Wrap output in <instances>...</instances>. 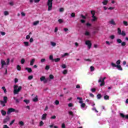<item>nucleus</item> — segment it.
Here are the masks:
<instances>
[{
	"mask_svg": "<svg viewBox=\"0 0 128 128\" xmlns=\"http://www.w3.org/2000/svg\"><path fill=\"white\" fill-rule=\"evenodd\" d=\"M77 100H78V102L80 104V108H82V110H86V109L88 108V106L86 105V103L84 102V100H82V98L78 97Z\"/></svg>",
	"mask_w": 128,
	"mask_h": 128,
	"instance_id": "f257e3e1",
	"label": "nucleus"
},
{
	"mask_svg": "<svg viewBox=\"0 0 128 128\" xmlns=\"http://www.w3.org/2000/svg\"><path fill=\"white\" fill-rule=\"evenodd\" d=\"M18 85H14V94H18V92H20V90H22V86H19L18 88Z\"/></svg>",
	"mask_w": 128,
	"mask_h": 128,
	"instance_id": "f03ea898",
	"label": "nucleus"
},
{
	"mask_svg": "<svg viewBox=\"0 0 128 128\" xmlns=\"http://www.w3.org/2000/svg\"><path fill=\"white\" fill-rule=\"evenodd\" d=\"M52 0H48L47 2V6H48V12H50L52 10Z\"/></svg>",
	"mask_w": 128,
	"mask_h": 128,
	"instance_id": "7ed1b4c3",
	"label": "nucleus"
},
{
	"mask_svg": "<svg viewBox=\"0 0 128 128\" xmlns=\"http://www.w3.org/2000/svg\"><path fill=\"white\" fill-rule=\"evenodd\" d=\"M1 64H2V68L4 66H8L10 64V58H7L6 61H4V60H1Z\"/></svg>",
	"mask_w": 128,
	"mask_h": 128,
	"instance_id": "20e7f679",
	"label": "nucleus"
},
{
	"mask_svg": "<svg viewBox=\"0 0 128 128\" xmlns=\"http://www.w3.org/2000/svg\"><path fill=\"white\" fill-rule=\"evenodd\" d=\"M6 102H8V96H4L3 97V100H0V104L2 106H6Z\"/></svg>",
	"mask_w": 128,
	"mask_h": 128,
	"instance_id": "39448f33",
	"label": "nucleus"
},
{
	"mask_svg": "<svg viewBox=\"0 0 128 128\" xmlns=\"http://www.w3.org/2000/svg\"><path fill=\"white\" fill-rule=\"evenodd\" d=\"M106 77H104L103 78H102V77L100 78L98 80V82H99V84L101 86H104V80H106Z\"/></svg>",
	"mask_w": 128,
	"mask_h": 128,
	"instance_id": "423d86ee",
	"label": "nucleus"
},
{
	"mask_svg": "<svg viewBox=\"0 0 128 128\" xmlns=\"http://www.w3.org/2000/svg\"><path fill=\"white\" fill-rule=\"evenodd\" d=\"M118 34L120 36H126V32H124V30H122H122H120V28H118Z\"/></svg>",
	"mask_w": 128,
	"mask_h": 128,
	"instance_id": "0eeeda50",
	"label": "nucleus"
},
{
	"mask_svg": "<svg viewBox=\"0 0 128 128\" xmlns=\"http://www.w3.org/2000/svg\"><path fill=\"white\" fill-rule=\"evenodd\" d=\"M11 112H18V110H15L14 108H9L7 112L8 114H10Z\"/></svg>",
	"mask_w": 128,
	"mask_h": 128,
	"instance_id": "6e6552de",
	"label": "nucleus"
},
{
	"mask_svg": "<svg viewBox=\"0 0 128 128\" xmlns=\"http://www.w3.org/2000/svg\"><path fill=\"white\" fill-rule=\"evenodd\" d=\"M84 34L86 36H88V38H90V36H92V34H90V32L88 30H86Z\"/></svg>",
	"mask_w": 128,
	"mask_h": 128,
	"instance_id": "1a4fd4ad",
	"label": "nucleus"
},
{
	"mask_svg": "<svg viewBox=\"0 0 128 128\" xmlns=\"http://www.w3.org/2000/svg\"><path fill=\"white\" fill-rule=\"evenodd\" d=\"M86 44L88 46V48L89 50L92 48V42H90V40H86L85 42Z\"/></svg>",
	"mask_w": 128,
	"mask_h": 128,
	"instance_id": "9d476101",
	"label": "nucleus"
},
{
	"mask_svg": "<svg viewBox=\"0 0 128 128\" xmlns=\"http://www.w3.org/2000/svg\"><path fill=\"white\" fill-rule=\"evenodd\" d=\"M40 82H43L44 84H46L48 82V80L46 78V76H42L40 78Z\"/></svg>",
	"mask_w": 128,
	"mask_h": 128,
	"instance_id": "9b49d317",
	"label": "nucleus"
},
{
	"mask_svg": "<svg viewBox=\"0 0 128 128\" xmlns=\"http://www.w3.org/2000/svg\"><path fill=\"white\" fill-rule=\"evenodd\" d=\"M48 116V114H44L42 115L41 119L42 120H46V116Z\"/></svg>",
	"mask_w": 128,
	"mask_h": 128,
	"instance_id": "f8f14e48",
	"label": "nucleus"
},
{
	"mask_svg": "<svg viewBox=\"0 0 128 128\" xmlns=\"http://www.w3.org/2000/svg\"><path fill=\"white\" fill-rule=\"evenodd\" d=\"M10 120V117H8V116L6 117V118H4V120L3 123L4 124H6V122H9Z\"/></svg>",
	"mask_w": 128,
	"mask_h": 128,
	"instance_id": "ddd939ff",
	"label": "nucleus"
},
{
	"mask_svg": "<svg viewBox=\"0 0 128 128\" xmlns=\"http://www.w3.org/2000/svg\"><path fill=\"white\" fill-rule=\"evenodd\" d=\"M92 22H96V20H98V18H96V16H92Z\"/></svg>",
	"mask_w": 128,
	"mask_h": 128,
	"instance_id": "4468645a",
	"label": "nucleus"
},
{
	"mask_svg": "<svg viewBox=\"0 0 128 128\" xmlns=\"http://www.w3.org/2000/svg\"><path fill=\"white\" fill-rule=\"evenodd\" d=\"M120 116L122 118H126L127 120H128V115H124V114L120 113Z\"/></svg>",
	"mask_w": 128,
	"mask_h": 128,
	"instance_id": "2eb2a0df",
	"label": "nucleus"
},
{
	"mask_svg": "<svg viewBox=\"0 0 128 128\" xmlns=\"http://www.w3.org/2000/svg\"><path fill=\"white\" fill-rule=\"evenodd\" d=\"M0 112L3 116H6V112L4 110H1Z\"/></svg>",
	"mask_w": 128,
	"mask_h": 128,
	"instance_id": "dca6fc26",
	"label": "nucleus"
},
{
	"mask_svg": "<svg viewBox=\"0 0 128 128\" xmlns=\"http://www.w3.org/2000/svg\"><path fill=\"white\" fill-rule=\"evenodd\" d=\"M102 4L104 6H106L108 4V0H103Z\"/></svg>",
	"mask_w": 128,
	"mask_h": 128,
	"instance_id": "f3484780",
	"label": "nucleus"
},
{
	"mask_svg": "<svg viewBox=\"0 0 128 128\" xmlns=\"http://www.w3.org/2000/svg\"><path fill=\"white\" fill-rule=\"evenodd\" d=\"M36 62V59L32 58L30 61V66H34V62Z\"/></svg>",
	"mask_w": 128,
	"mask_h": 128,
	"instance_id": "a211bd4d",
	"label": "nucleus"
},
{
	"mask_svg": "<svg viewBox=\"0 0 128 128\" xmlns=\"http://www.w3.org/2000/svg\"><path fill=\"white\" fill-rule=\"evenodd\" d=\"M110 24H112L113 26H116V22H114V20H110L109 22Z\"/></svg>",
	"mask_w": 128,
	"mask_h": 128,
	"instance_id": "6ab92c4d",
	"label": "nucleus"
},
{
	"mask_svg": "<svg viewBox=\"0 0 128 128\" xmlns=\"http://www.w3.org/2000/svg\"><path fill=\"white\" fill-rule=\"evenodd\" d=\"M24 46H30V42H24Z\"/></svg>",
	"mask_w": 128,
	"mask_h": 128,
	"instance_id": "aec40b11",
	"label": "nucleus"
},
{
	"mask_svg": "<svg viewBox=\"0 0 128 128\" xmlns=\"http://www.w3.org/2000/svg\"><path fill=\"white\" fill-rule=\"evenodd\" d=\"M33 102H38V96H36L34 98L32 99Z\"/></svg>",
	"mask_w": 128,
	"mask_h": 128,
	"instance_id": "412c9836",
	"label": "nucleus"
},
{
	"mask_svg": "<svg viewBox=\"0 0 128 128\" xmlns=\"http://www.w3.org/2000/svg\"><path fill=\"white\" fill-rule=\"evenodd\" d=\"M18 124L21 126H24V122L22 121H20Z\"/></svg>",
	"mask_w": 128,
	"mask_h": 128,
	"instance_id": "4be33fe9",
	"label": "nucleus"
},
{
	"mask_svg": "<svg viewBox=\"0 0 128 128\" xmlns=\"http://www.w3.org/2000/svg\"><path fill=\"white\" fill-rule=\"evenodd\" d=\"M50 44L52 46H56V42H50Z\"/></svg>",
	"mask_w": 128,
	"mask_h": 128,
	"instance_id": "5701e85b",
	"label": "nucleus"
},
{
	"mask_svg": "<svg viewBox=\"0 0 128 128\" xmlns=\"http://www.w3.org/2000/svg\"><path fill=\"white\" fill-rule=\"evenodd\" d=\"M88 104H91L92 106H96V104L92 101H90V102H88Z\"/></svg>",
	"mask_w": 128,
	"mask_h": 128,
	"instance_id": "b1692460",
	"label": "nucleus"
},
{
	"mask_svg": "<svg viewBox=\"0 0 128 128\" xmlns=\"http://www.w3.org/2000/svg\"><path fill=\"white\" fill-rule=\"evenodd\" d=\"M116 68H118L119 70H122V66H120V65H117Z\"/></svg>",
	"mask_w": 128,
	"mask_h": 128,
	"instance_id": "393cba45",
	"label": "nucleus"
},
{
	"mask_svg": "<svg viewBox=\"0 0 128 128\" xmlns=\"http://www.w3.org/2000/svg\"><path fill=\"white\" fill-rule=\"evenodd\" d=\"M40 24V21L39 20L34 22H33V26H37V24Z\"/></svg>",
	"mask_w": 128,
	"mask_h": 128,
	"instance_id": "a878e982",
	"label": "nucleus"
},
{
	"mask_svg": "<svg viewBox=\"0 0 128 128\" xmlns=\"http://www.w3.org/2000/svg\"><path fill=\"white\" fill-rule=\"evenodd\" d=\"M94 30H96V31H94L92 32L93 34H96L98 33V28H94Z\"/></svg>",
	"mask_w": 128,
	"mask_h": 128,
	"instance_id": "bb28decb",
	"label": "nucleus"
},
{
	"mask_svg": "<svg viewBox=\"0 0 128 128\" xmlns=\"http://www.w3.org/2000/svg\"><path fill=\"white\" fill-rule=\"evenodd\" d=\"M106 44L107 46H110V44H112V42L106 41Z\"/></svg>",
	"mask_w": 128,
	"mask_h": 128,
	"instance_id": "cd10ccee",
	"label": "nucleus"
},
{
	"mask_svg": "<svg viewBox=\"0 0 128 128\" xmlns=\"http://www.w3.org/2000/svg\"><path fill=\"white\" fill-rule=\"evenodd\" d=\"M26 70H28V72H32V70L31 68H26Z\"/></svg>",
	"mask_w": 128,
	"mask_h": 128,
	"instance_id": "c85d7f7f",
	"label": "nucleus"
},
{
	"mask_svg": "<svg viewBox=\"0 0 128 128\" xmlns=\"http://www.w3.org/2000/svg\"><path fill=\"white\" fill-rule=\"evenodd\" d=\"M59 12H64V8H59Z\"/></svg>",
	"mask_w": 128,
	"mask_h": 128,
	"instance_id": "c756f323",
	"label": "nucleus"
},
{
	"mask_svg": "<svg viewBox=\"0 0 128 128\" xmlns=\"http://www.w3.org/2000/svg\"><path fill=\"white\" fill-rule=\"evenodd\" d=\"M54 104L56 106H58V104H60V101H58V100H56L54 101Z\"/></svg>",
	"mask_w": 128,
	"mask_h": 128,
	"instance_id": "7c9ffc66",
	"label": "nucleus"
},
{
	"mask_svg": "<svg viewBox=\"0 0 128 128\" xmlns=\"http://www.w3.org/2000/svg\"><path fill=\"white\" fill-rule=\"evenodd\" d=\"M68 106L69 108H72V107H74V104H72V103H69L68 104Z\"/></svg>",
	"mask_w": 128,
	"mask_h": 128,
	"instance_id": "2f4dec72",
	"label": "nucleus"
},
{
	"mask_svg": "<svg viewBox=\"0 0 128 128\" xmlns=\"http://www.w3.org/2000/svg\"><path fill=\"white\" fill-rule=\"evenodd\" d=\"M70 56V54L65 53L62 56V58H64V56Z\"/></svg>",
	"mask_w": 128,
	"mask_h": 128,
	"instance_id": "473e14b6",
	"label": "nucleus"
},
{
	"mask_svg": "<svg viewBox=\"0 0 128 128\" xmlns=\"http://www.w3.org/2000/svg\"><path fill=\"white\" fill-rule=\"evenodd\" d=\"M111 66H112L113 68H116L117 65L116 64L114 63V62H112L111 63Z\"/></svg>",
	"mask_w": 128,
	"mask_h": 128,
	"instance_id": "72a5a7b5",
	"label": "nucleus"
},
{
	"mask_svg": "<svg viewBox=\"0 0 128 128\" xmlns=\"http://www.w3.org/2000/svg\"><path fill=\"white\" fill-rule=\"evenodd\" d=\"M90 72H94V67L93 66H90Z\"/></svg>",
	"mask_w": 128,
	"mask_h": 128,
	"instance_id": "f704fd0d",
	"label": "nucleus"
},
{
	"mask_svg": "<svg viewBox=\"0 0 128 128\" xmlns=\"http://www.w3.org/2000/svg\"><path fill=\"white\" fill-rule=\"evenodd\" d=\"M24 102H26V104H30V100H24Z\"/></svg>",
	"mask_w": 128,
	"mask_h": 128,
	"instance_id": "c9c22d12",
	"label": "nucleus"
},
{
	"mask_svg": "<svg viewBox=\"0 0 128 128\" xmlns=\"http://www.w3.org/2000/svg\"><path fill=\"white\" fill-rule=\"evenodd\" d=\"M123 24H124V26H128V22L123 21Z\"/></svg>",
	"mask_w": 128,
	"mask_h": 128,
	"instance_id": "e433bc0d",
	"label": "nucleus"
},
{
	"mask_svg": "<svg viewBox=\"0 0 128 128\" xmlns=\"http://www.w3.org/2000/svg\"><path fill=\"white\" fill-rule=\"evenodd\" d=\"M54 60L56 62H60V58H55L54 59Z\"/></svg>",
	"mask_w": 128,
	"mask_h": 128,
	"instance_id": "4c0bfd02",
	"label": "nucleus"
},
{
	"mask_svg": "<svg viewBox=\"0 0 128 128\" xmlns=\"http://www.w3.org/2000/svg\"><path fill=\"white\" fill-rule=\"evenodd\" d=\"M116 42L118 44H122V40H120V38L117 39Z\"/></svg>",
	"mask_w": 128,
	"mask_h": 128,
	"instance_id": "58836bf2",
	"label": "nucleus"
},
{
	"mask_svg": "<svg viewBox=\"0 0 128 128\" xmlns=\"http://www.w3.org/2000/svg\"><path fill=\"white\" fill-rule=\"evenodd\" d=\"M61 68H66V64H62L61 66Z\"/></svg>",
	"mask_w": 128,
	"mask_h": 128,
	"instance_id": "ea45409f",
	"label": "nucleus"
},
{
	"mask_svg": "<svg viewBox=\"0 0 128 128\" xmlns=\"http://www.w3.org/2000/svg\"><path fill=\"white\" fill-rule=\"evenodd\" d=\"M16 68L18 70H22V67H20V65H18L16 66Z\"/></svg>",
	"mask_w": 128,
	"mask_h": 128,
	"instance_id": "a19ab883",
	"label": "nucleus"
},
{
	"mask_svg": "<svg viewBox=\"0 0 128 128\" xmlns=\"http://www.w3.org/2000/svg\"><path fill=\"white\" fill-rule=\"evenodd\" d=\"M2 90H4V94H6V87L2 86Z\"/></svg>",
	"mask_w": 128,
	"mask_h": 128,
	"instance_id": "79ce46f5",
	"label": "nucleus"
},
{
	"mask_svg": "<svg viewBox=\"0 0 128 128\" xmlns=\"http://www.w3.org/2000/svg\"><path fill=\"white\" fill-rule=\"evenodd\" d=\"M32 78H34V76H28V80H32Z\"/></svg>",
	"mask_w": 128,
	"mask_h": 128,
	"instance_id": "37998d69",
	"label": "nucleus"
},
{
	"mask_svg": "<svg viewBox=\"0 0 128 128\" xmlns=\"http://www.w3.org/2000/svg\"><path fill=\"white\" fill-rule=\"evenodd\" d=\"M49 58L50 60H52V61H54V56H52V55H50L49 57Z\"/></svg>",
	"mask_w": 128,
	"mask_h": 128,
	"instance_id": "c03bdc74",
	"label": "nucleus"
},
{
	"mask_svg": "<svg viewBox=\"0 0 128 128\" xmlns=\"http://www.w3.org/2000/svg\"><path fill=\"white\" fill-rule=\"evenodd\" d=\"M126 43L124 42H121V46H126Z\"/></svg>",
	"mask_w": 128,
	"mask_h": 128,
	"instance_id": "a18cd8bd",
	"label": "nucleus"
},
{
	"mask_svg": "<svg viewBox=\"0 0 128 128\" xmlns=\"http://www.w3.org/2000/svg\"><path fill=\"white\" fill-rule=\"evenodd\" d=\"M40 126H44V122L42 121H40L39 124Z\"/></svg>",
	"mask_w": 128,
	"mask_h": 128,
	"instance_id": "49530a36",
	"label": "nucleus"
},
{
	"mask_svg": "<svg viewBox=\"0 0 128 128\" xmlns=\"http://www.w3.org/2000/svg\"><path fill=\"white\" fill-rule=\"evenodd\" d=\"M63 74H68V70H65L62 72Z\"/></svg>",
	"mask_w": 128,
	"mask_h": 128,
	"instance_id": "de8ad7c7",
	"label": "nucleus"
},
{
	"mask_svg": "<svg viewBox=\"0 0 128 128\" xmlns=\"http://www.w3.org/2000/svg\"><path fill=\"white\" fill-rule=\"evenodd\" d=\"M24 62H26V60H24V58H22L21 60V64H24Z\"/></svg>",
	"mask_w": 128,
	"mask_h": 128,
	"instance_id": "09e8293b",
	"label": "nucleus"
},
{
	"mask_svg": "<svg viewBox=\"0 0 128 128\" xmlns=\"http://www.w3.org/2000/svg\"><path fill=\"white\" fill-rule=\"evenodd\" d=\"M68 114L72 116H74V112L70 111L68 112Z\"/></svg>",
	"mask_w": 128,
	"mask_h": 128,
	"instance_id": "8fccbe9b",
	"label": "nucleus"
},
{
	"mask_svg": "<svg viewBox=\"0 0 128 128\" xmlns=\"http://www.w3.org/2000/svg\"><path fill=\"white\" fill-rule=\"evenodd\" d=\"M101 98H102V95H101L100 94H98L97 95V98H98V100L100 99Z\"/></svg>",
	"mask_w": 128,
	"mask_h": 128,
	"instance_id": "3c124183",
	"label": "nucleus"
},
{
	"mask_svg": "<svg viewBox=\"0 0 128 128\" xmlns=\"http://www.w3.org/2000/svg\"><path fill=\"white\" fill-rule=\"evenodd\" d=\"M116 64L117 66H120V60H117Z\"/></svg>",
	"mask_w": 128,
	"mask_h": 128,
	"instance_id": "603ef678",
	"label": "nucleus"
},
{
	"mask_svg": "<svg viewBox=\"0 0 128 128\" xmlns=\"http://www.w3.org/2000/svg\"><path fill=\"white\" fill-rule=\"evenodd\" d=\"M92 110H94V112H98V111L96 110V108H92Z\"/></svg>",
	"mask_w": 128,
	"mask_h": 128,
	"instance_id": "864d4df0",
	"label": "nucleus"
},
{
	"mask_svg": "<svg viewBox=\"0 0 128 128\" xmlns=\"http://www.w3.org/2000/svg\"><path fill=\"white\" fill-rule=\"evenodd\" d=\"M109 98H110V96H108L106 95L104 96V100H109Z\"/></svg>",
	"mask_w": 128,
	"mask_h": 128,
	"instance_id": "5fc2aeb1",
	"label": "nucleus"
},
{
	"mask_svg": "<svg viewBox=\"0 0 128 128\" xmlns=\"http://www.w3.org/2000/svg\"><path fill=\"white\" fill-rule=\"evenodd\" d=\"M13 98L16 100V102H20V100H18V99H16V97H14Z\"/></svg>",
	"mask_w": 128,
	"mask_h": 128,
	"instance_id": "6e6d98bb",
	"label": "nucleus"
},
{
	"mask_svg": "<svg viewBox=\"0 0 128 128\" xmlns=\"http://www.w3.org/2000/svg\"><path fill=\"white\" fill-rule=\"evenodd\" d=\"M4 16H8V11L4 12Z\"/></svg>",
	"mask_w": 128,
	"mask_h": 128,
	"instance_id": "4d7b16f0",
	"label": "nucleus"
},
{
	"mask_svg": "<svg viewBox=\"0 0 128 128\" xmlns=\"http://www.w3.org/2000/svg\"><path fill=\"white\" fill-rule=\"evenodd\" d=\"M58 22L60 24H62L64 22V20H62V19H59L58 20Z\"/></svg>",
	"mask_w": 128,
	"mask_h": 128,
	"instance_id": "13d9d810",
	"label": "nucleus"
},
{
	"mask_svg": "<svg viewBox=\"0 0 128 128\" xmlns=\"http://www.w3.org/2000/svg\"><path fill=\"white\" fill-rule=\"evenodd\" d=\"M45 69L46 70H50V66L48 65L46 66Z\"/></svg>",
	"mask_w": 128,
	"mask_h": 128,
	"instance_id": "bf43d9fd",
	"label": "nucleus"
},
{
	"mask_svg": "<svg viewBox=\"0 0 128 128\" xmlns=\"http://www.w3.org/2000/svg\"><path fill=\"white\" fill-rule=\"evenodd\" d=\"M49 78L50 80H54V76L52 74H50Z\"/></svg>",
	"mask_w": 128,
	"mask_h": 128,
	"instance_id": "052dcab7",
	"label": "nucleus"
},
{
	"mask_svg": "<svg viewBox=\"0 0 128 128\" xmlns=\"http://www.w3.org/2000/svg\"><path fill=\"white\" fill-rule=\"evenodd\" d=\"M14 122H16L15 120H13L12 121H11V122L10 124V126H12V124H14Z\"/></svg>",
	"mask_w": 128,
	"mask_h": 128,
	"instance_id": "680f3d73",
	"label": "nucleus"
},
{
	"mask_svg": "<svg viewBox=\"0 0 128 128\" xmlns=\"http://www.w3.org/2000/svg\"><path fill=\"white\" fill-rule=\"evenodd\" d=\"M21 15L22 16H26V13L24 12H21Z\"/></svg>",
	"mask_w": 128,
	"mask_h": 128,
	"instance_id": "e2e57ef3",
	"label": "nucleus"
},
{
	"mask_svg": "<svg viewBox=\"0 0 128 128\" xmlns=\"http://www.w3.org/2000/svg\"><path fill=\"white\" fill-rule=\"evenodd\" d=\"M91 14H92V16H94V14H96L94 11H91Z\"/></svg>",
	"mask_w": 128,
	"mask_h": 128,
	"instance_id": "0e129e2a",
	"label": "nucleus"
},
{
	"mask_svg": "<svg viewBox=\"0 0 128 128\" xmlns=\"http://www.w3.org/2000/svg\"><path fill=\"white\" fill-rule=\"evenodd\" d=\"M41 62H46V58H42L41 59Z\"/></svg>",
	"mask_w": 128,
	"mask_h": 128,
	"instance_id": "69168bd1",
	"label": "nucleus"
},
{
	"mask_svg": "<svg viewBox=\"0 0 128 128\" xmlns=\"http://www.w3.org/2000/svg\"><path fill=\"white\" fill-rule=\"evenodd\" d=\"M62 128H66V124H64V123H63L62 125Z\"/></svg>",
	"mask_w": 128,
	"mask_h": 128,
	"instance_id": "338daca9",
	"label": "nucleus"
},
{
	"mask_svg": "<svg viewBox=\"0 0 128 128\" xmlns=\"http://www.w3.org/2000/svg\"><path fill=\"white\" fill-rule=\"evenodd\" d=\"M3 128H10V127L8 126L7 125H4Z\"/></svg>",
	"mask_w": 128,
	"mask_h": 128,
	"instance_id": "774afa93",
	"label": "nucleus"
}]
</instances>
